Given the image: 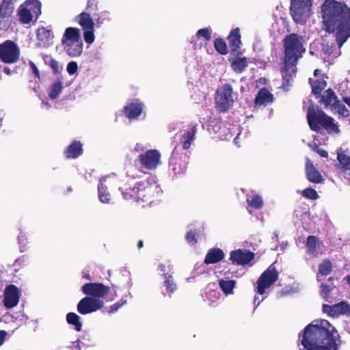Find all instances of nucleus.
Masks as SVG:
<instances>
[{
	"label": "nucleus",
	"mask_w": 350,
	"mask_h": 350,
	"mask_svg": "<svg viewBox=\"0 0 350 350\" xmlns=\"http://www.w3.org/2000/svg\"><path fill=\"white\" fill-rule=\"evenodd\" d=\"M309 147L314 152H317V150L319 148V147L316 145L314 143L313 144H308Z\"/></svg>",
	"instance_id": "58"
},
{
	"label": "nucleus",
	"mask_w": 350,
	"mask_h": 350,
	"mask_svg": "<svg viewBox=\"0 0 350 350\" xmlns=\"http://www.w3.org/2000/svg\"><path fill=\"white\" fill-rule=\"evenodd\" d=\"M41 14V3L38 0H27L20 5L18 15L23 24L30 23L33 18L36 20Z\"/></svg>",
	"instance_id": "9"
},
{
	"label": "nucleus",
	"mask_w": 350,
	"mask_h": 350,
	"mask_svg": "<svg viewBox=\"0 0 350 350\" xmlns=\"http://www.w3.org/2000/svg\"><path fill=\"white\" fill-rule=\"evenodd\" d=\"M300 350H338L340 336L335 327L327 320L313 321L304 329Z\"/></svg>",
	"instance_id": "1"
},
{
	"label": "nucleus",
	"mask_w": 350,
	"mask_h": 350,
	"mask_svg": "<svg viewBox=\"0 0 350 350\" xmlns=\"http://www.w3.org/2000/svg\"><path fill=\"white\" fill-rule=\"evenodd\" d=\"M228 39L232 49L237 50L241 44L239 29L235 28L233 29L228 36Z\"/></svg>",
	"instance_id": "29"
},
{
	"label": "nucleus",
	"mask_w": 350,
	"mask_h": 350,
	"mask_svg": "<svg viewBox=\"0 0 350 350\" xmlns=\"http://www.w3.org/2000/svg\"><path fill=\"white\" fill-rule=\"evenodd\" d=\"M196 130L197 124H191L188 129L184 131V134L181 138V144L183 149H188L190 147L191 142L195 138Z\"/></svg>",
	"instance_id": "24"
},
{
	"label": "nucleus",
	"mask_w": 350,
	"mask_h": 350,
	"mask_svg": "<svg viewBox=\"0 0 350 350\" xmlns=\"http://www.w3.org/2000/svg\"><path fill=\"white\" fill-rule=\"evenodd\" d=\"M30 66L36 76L38 77L39 72L36 65L33 62H30Z\"/></svg>",
	"instance_id": "56"
},
{
	"label": "nucleus",
	"mask_w": 350,
	"mask_h": 350,
	"mask_svg": "<svg viewBox=\"0 0 350 350\" xmlns=\"http://www.w3.org/2000/svg\"><path fill=\"white\" fill-rule=\"evenodd\" d=\"M295 72V71L294 72H292L291 71H286V70H284V68L282 70V77L284 79H286V81H288V79H287V77L288 76L291 77L292 75L294 74Z\"/></svg>",
	"instance_id": "53"
},
{
	"label": "nucleus",
	"mask_w": 350,
	"mask_h": 350,
	"mask_svg": "<svg viewBox=\"0 0 350 350\" xmlns=\"http://www.w3.org/2000/svg\"><path fill=\"white\" fill-rule=\"evenodd\" d=\"M62 44L67 55L72 57H79L83 49L81 30L77 27L66 28L62 38Z\"/></svg>",
	"instance_id": "7"
},
{
	"label": "nucleus",
	"mask_w": 350,
	"mask_h": 350,
	"mask_svg": "<svg viewBox=\"0 0 350 350\" xmlns=\"http://www.w3.org/2000/svg\"><path fill=\"white\" fill-rule=\"evenodd\" d=\"M14 10V5L3 1L0 5V26L7 29L11 25V18Z\"/></svg>",
	"instance_id": "18"
},
{
	"label": "nucleus",
	"mask_w": 350,
	"mask_h": 350,
	"mask_svg": "<svg viewBox=\"0 0 350 350\" xmlns=\"http://www.w3.org/2000/svg\"><path fill=\"white\" fill-rule=\"evenodd\" d=\"M338 159L340 162V169L350 176V157L344 154H338Z\"/></svg>",
	"instance_id": "32"
},
{
	"label": "nucleus",
	"mask_w": 350,
	"mask_h": 350,
	"mask_svg": "<svg viewBox=\"0 0 350 350\" xmlns=\"http://www.w3.org/2000/svg\"><path fill=\"white\" fill-rule=\"evenodd\" d=\"M36 37L38 39V47L48 48L53 44V33L51 30L45 27H42L37 30Z\"/></svg>",
	"instance_id": "19"
},
{
	"label": "nucleus",
	"mask_w": 350,
	"mask_h": 350,
	"mask_svg": "<svg viewBox=\"0 0 350 350\" xmlns=\"http://www.w3.org/2000/svg\"><path fill=\"white\" fill-rule=\"evenodd\" d=\"M138 247H139V248H141V247H143V242L142 241H139V242Z\"/></svg>",
	"instance_id": "64"
},
{
	"label": "nucleus",
	"mask_w": 350,
	"mask_h": 350,
	"mask_svg": "<svg viewBox=\"0 0 350 350\" xmlns=\"http://www.w3.org/2000/svg\"><path fill=\"white\" fill-rule=\"evenodd\" d=\"M67 72L70 75H73L77 72L78 65L75 62H70L68 64L66 67Z\"/></svg>",
	"instance_id": "46"
},
{
	"label": "nucleus",
	"mask_w": 350,
	"mask_h": 350,
	"mask_svg": "<svg viewBox=\"0 0 350 350\" xmlns=\"http://www.w3.org/2000/svg\"><path fill=\"white\" fill-rule=\"evenodd\" d=\"M18 243L20 245L21 251L23 252L25 250L26 242H27V238L26 235L22 232L20 233L18 237Z\"/></svg>",
	"instance_id": "48"
},
{
	"label": "nucleus",
	"mask_w": 350,
	"mask_h": 350,
	"mask_svg": "<svg viewBox=\"0 0 350 350\" xmlns=\"http://www.w3.org/2000/svg\"><path fill=\"white\" fill-rule=\"evenodd\" d=\"M86 297L77 304L78 312L83 315L96 312L104 306L103 299L108 295L110 288L102 283H86L81 286Z\"/></svg>",
	"instance_id": "3"
},
{
	"label": "nucleus",
	"mask_w": 350,
	"mask_h": 350,
	"mask_svg": "<svg viewBox=\"0 0 350 350\" xmlns=\"http://www.w3.org/2000/svg\"><path fill=\"white\" fill-rule=\"evenodd\" d=\"M63 90L62 83L60 81H55L51 87L49 96L51 99L57 98Z\"/></svg>",
	"instance_id": "35"
},
{
	"label": "nucleus",
	"mask_w": 350,
	"mask_h": 350,
	"mask_svg": "<svg viewBox=\"0 0 350 350\" xmlns=\"http://www.w3.org/2000/svg\"><path fill=\"white\" fill-rule=\"evenodd\" d=\"M79 316L74 312H69L66 315L67 322L70 325H73L77 332L81 331L82 327V324L79 321Z\"/></svg>",
	"instance_id": "34"
},
{
	"label": "nucleus",
	"mask_w": 350,
	"mask_h": 350,
	"mask_svg": "<svg viewBox=\"0 0 350 350\" xmlns=\"http://www.w3.org/2000/svg\"><path fill=\"white\" fill-rule=\"evenodd\" d=\"M116 180L115 174H110L100 179L98 185V193L100 201L102 203H109L111 200V195L107 191L108 186H110Z\"/></svg>",
	"instance_id": "14"
},
{
	"label": "nucleus",
	"mask_w": 350,
	"mask_h": 350,
	"mask_svg": "<svg viewBox=\"0 0 350 350\" xmlns=\"http://www.w3.org/2000/svg\"><path fill=\"white\" fill-rule=\"evenodd\" d=\"M302 195L304 197L311 200H316L319 197L317 191L312 188H307L304 189L302 191Z\"/></svg>",
	"instance_id": "43"
},
{
	"label": "nucleus",
	"mask_w": 350,
	"mask_h": 350,
	"mask_svg": "<svg viewBox=\"0 0 350 350\" xmlns=\"http://www.w3.org/2000/svg\"><path fill=\"white\" fill-rule=\"evenodd\" d=\"M338 100L334 93L330 90H327L326 92V94L323 97V101L325 106L329 107L331 109Z\"/></svg>",
	"instance_id": "36"
},
{
	"label": "nucleus",
	"mask_w": 350,
	"mask_h": 350,
	"mask_svg": "<svg viewBox=\"0 0 350 350\" xmlns=\"http://www.w3.org/2000/svg\"><path fill=\"white\" fill-rule=\"evenodd\" d=\"M215 48L221 54L227 53L226 44L222 39H217L215 41Z\"/></svg>",
	"instance_id": "42"
},
{
	"label": "nucleus",
	"mask_w": 350,
	"mask_h": 350,
	"mask_svg": "<svg viewBox=\"0 0 350 350\" xmlns=\"http://www.w3.org/2000/svg\"><path fill=\"white\" fill-rule=\"evenodd\" d=\"M320 70L319 69H316L314 72V76H317Z\"/></svg>",
	"instance_id": "63"
},
{
	"label": "nucleus",
	"mask_w": 350,
	"mask_h": 350,
	"mask_svg": "<svg viewBox=\"0 0 350 350\" xmlns=\"http://www.w3.org/2000/svg\"><path fill=\"white\" fill-rule=\"evenodd\" d=\"M142 165L146 169L155 170L160 164L161 154L157 150H147L139 156Z\"/></svg>",
	"instance_id": "15"
},
{
	"label": "nucleus",
	"mask_w": 350,
	"mask_h": 350,
	"mask_svg": "<svg viewBox=\"0 0 350 350\" xmlns=\"http://www.w3.org/2000/svg\"><path fill=\"white\" fill-rule=\"evenodd\" d=\"M143 104L136 100L128 103L124 107L125 116L129 119L137 118L142 113Z\"/></svg>",
	"instance_id": "21"
},
{
	"label": "nucleus",
	"mask_w": 350,
	"mask_h": 350,
	"mask_svg": "<svg viewBox=\"0 0 350 350\" xmlns=\"http://www.w3.org/2000/svg\"><path fill=\"white\" fill-rule=\"evenodd\" d=\"M4 72L6 73V74H10V70L9 68H5L4 70H3Z\"/></svg>",
	"instance_id": "61"
},
{
	"label": "nucleus",
	"mask_w": 350,
	"mask_h": 350,
	"mask_svg": "<svg viewBox=\"0 0 350 350\" xmlns=\"http://www.w3.org/2000/svg\"><path fill=\"white\" fill-rule=\"evenodd\" d=\"M15 318L19 319H27V318L25 316L23 313H21L19 315H17Z\"/></svg>",
	"instance_id": "59"
},
{
	"label": "nucleus",
	"mask_w": 350,
	"mask_h": 350,
	"mask_svg": "<svg viewBox=\"0 0 350 350\" xmlns=\"http://www.w3.org/2000/svg\"><path fill=\"white\" fill-rule=\"evenodd\" d=\"M172 167V170L174 172L175 174H182L184 173L187 170V164L185 163H174V165L172 164V161H171V164Z\"/></svg>",
	"instance_id": "44"
},
{
	"label": "nucleus",
	"mask_w": 350,
	"mask_h": 350,
	"mask_svg": "<svg viewBox=\"0 0 350 350\" xmlns=\"http://www.w3.org/2000/svg\"><path fill=\"white\" fill-rule=\"evenodd\" d=\"M273 100L272 94L265 88L261 89L255 99L256 105L262 106L271 103Z\"/></svg>",
	"instance_id": "25"
},
{
	"label": "nucleus",
	"mask_w": 350,
	"mask_h": 350,
	"mask_svg": "<svg viewBox=\"0 0 350 350\" xmlns=\"http://www.w3.org/2000/svg\"><path fill=\"white\" fill-rule=\"evenodd\" d=\"M312 0H291V14L297 23L304 24L311 13Z\"/></svg>",
	"instance_id": "10"
},
{
	"label": "nucleus",
	"mask_w": 350,
	"mask_h": 350,
	"mask_svg": "<svg viewBox=\"0 0 350 350\" xmlns=\"http://www.w3.org/2000/svg\"><path fill=\"white\" fill-rule=\"evenodd\" d=\"M304 44V38L296 33H291L284 39V70L292 72L296 70L297 62L306 51Z\"/></svg>",
	"instance_id": "4"
},
{
	"label": "nucleus",
	"mask_w": 350,
	"mask_h": 350,
	"mask_svg": "<svg viewBox=\"0 0 350 350\" xmlns=\"http://www.w3.org/2000/svg\"><path fill=\"white\" fill-rule=\"evenodd\" d=\"M321 12L325 29L336 31V40L341 47L350 37V9L334 0H325Z\"/></svg>",
	"instance_id": "2"
},
{
	"label": "nucleus",
	"mask_w": 350,
	"mask_h": 350,
	"mask_svg": "<svg viewBox=\"0 0 350 350\" xmlns=\"http://www.w3.org/2000/svg\"><path fill=\"white\" fill-rule=\"evenodd\" d=\"M97 1L96 0H88L87 3V9L88 10H94V8L97 7Z\"/></svg>",
	"instance_id": "51"
},
{
	"label": "nucleus",
	"mask_w": 350,
	"mask_h": 350,
	"mask_svg": "<svg viewBox=\"0 0 350 350\" xmlns=\"http://www.w3.org/2000/svg\"><path fill=\"white\" fill-rule=\"evenodd\" d=\"M235 283V281L232 280L221 279L219 280V287L226 295L233 294Z\"/></svg>",
	"instance_id": "30"
},
{
	"label": "nucleus",
	"mask_w": 350,
	"mask_h": 350,
	"mask_svg": "<svg viewBox=\"0 0 350 350\" xmlns=\"http://www.w3.org/2000/svg\"><path fill=\"white\" fill-rule=\"evenodd\" d=\"M332 269L331 262L325 259L319 266V274L321 275H327L330 273Z\"/></svg>",
	"instance_id": "40"
},
{
	"label": "nucleus",
	"mask_w": 350,
	"mask_h": 350,
	"mask_svg": "<svg viewBox=\"0 0 350 350\" xmlns=\"http://www.w3.org/2000/svg\"><path fill=\"white\" fill-rule=\"evenodd\" d=\"M312 85V92L314 94H319L326 87L327 83L323 79H317L314 82H310Z\"/></svg>",
	"instance_id": "38"
},
{
	"label": "nucleus",
	"mask_w": 350,
	"mask_h": 350,
	"mask_svg": "<svg viewBox=\"0 0 350 350\" xmlns=\"http://www.w3.org/2000/svg\"><path fill=\"white\" fill-rule=\"evenodd\" d=\"M321 242L314 236H309L306 241V252L314 257L322 254L321 250Z\"/></svg>",
	"instance_id": "22"
},
{
	"label": "nucleus",
	"mask_w": 350,
	"mask_h": 350,
	"mask_svg": "<svg viewBox=\"0 0 350 350\" xmlns=\"http://www.w3.org/2000/svg\"><path fill=\"white\" fill-rule=\"evenodd\" d=\"M49 65L53 70L54 73H58L60 72L62 68L59 66V63L55 59L50 57L49 61Z\"/></svg>",
	"instance_id": "45"
},
{
	"label": "nucleus",
	"mask_w": 350,
	"mask_h": 350,
	"mask_svg": "<svg viewBox=\"0 0 350 350\" xmlns=\"http://www.w3.org/2000/svg\"><path fill=\"white\" fill-rule=\"evenodd\" d=\"M307 119L312 131L319 132L323 128L330 133L339 132L334 119L327 116L323 111L315 109L313 106H310L308 109Z\"/></svg>",
	"instance_id": "6"
},
{
	"label": "nucleus",
	"mask_w": 350,
	"mask_h": 350,
	"mask_svg": "<svg viewBox=\"0 0 350 350\" xmlns=\"http://www.w3.org/2000/svg\"><path fill=\"white\" fill-rule=\"evenodd\" d=\"M247 202L250 206L256 209H259L263 206L262 198L255 193L247 196Z\"/></svg>",
	"instance_id": "31"
},
{
	"label": "nucleus",
	"mask_w": 350,
	"mask_h": 350,
	"mask_svg": "<svg viewBox=\"0 0 350 350\" xmlns=\"http://www.w3.org/2000/svg\"><path fill=\"white\" fill-rule=\"evenodd\" d=\"M278 278V272L273 265H270L260 275L257 281L256 292L254 300L255 308H256L266 296L264 294Z\"/></svg>",
	"instance_id": "8"
},
{
	"label": "nucleus",
	"mask_w": 350,
	"mask_h": 350,
	"mask_svg": "<svg viewBox=\"0 0 350 350\" xmlns=\"http://www.w3.org/2000/svg\"><path fill=\"white\" fill-rule=\"evenodd\" d=\"M224 255L220 249H212L206 254L204 262L206 264L216 263L223 259Z\"/></svg>",
	"instance_id": "27"
},
{
	"label": "nucleus",
	"mask_w": 350,
	"mask_h": 350,
	"mask_svg": "<svg viewBox=\"0 0 350 350\" xmlns=\"http://www.w3.org/2000/svg\"><path fill=\"white\" fill-rule=\"evenodd\" d=\"M317 152L322 157H327L328 156L327 152L321 149L320 148L317 150Z\"/></svg>",
	"instance_id": "55"
},
{
	"label": "nucleus",
	"mask_w": 350,
	"mask_h": 350,
	"mask_svg": "<svg viewBox=\"0 0 350 350\" xmlns=\"http://www.w3.org/2000/svg\"><path fill=\"white\" fill-rule=\"evenodd\" d=\"M348 284H350V275H347L346 278H345Z\"/></svg>",
	"instance_id": "62"
},
{
	"label": "nucleus",
	"mask_w": 350,
	"mask_h": 350,
	"mask_svg": "<svg viewBox=\"0 0 350 350\" xmlns=\"http://www.w3.org/2000/svg\"><path fill=\"white\" fill-rule=\"evenodd\" d=\"M163 286L165 287V291H162L163 295H168L171 297L172 294L176 290L177 286L176 283L174 282L173 277L172 275L168 273L163 274Z\"/></svg>",
	"instance_id": "26"
},
{
	"label": "nucleus",
	"mask_w": 350,
	"mask_h": 350,
	"mask_svg": "<svg viewBox=\"0 0 350 350\" xmlns=\"http://www.w3.org/2000/svg\"><path fill=\"white\" fill-rule=\"evenodd\" d=\"M20 292L18 288L12 284L8 285L4 291L3 303L7 308L15 307L19 301Z\"/></svg>",
	"instance_id": "17"
},
{
	"label": "nucleus",
	"mask_w": 350,
	"mask_h": 350,
	"mask_svg": "<svg viewBox=\"0 0 350 350\" xmlns=\"http://www.w3.org/2000/svg\"><path fill=\"white\" fill-rule=\"evenodd\" d=\"M300 290V287L299 285H296L295 286H286L285 288L283 289L282 293L284 295H290L293 294L297 292H298Z\"/></svg>",
	"instance_id": "47"
},
{
	"label": "nucleus",
	"mask_w": 350,
	"mask_h": 350,
	"mask_svg": "<svg viewBox=\"0 0 350 350\" xmlns=\"http://www.w3.org/2000/svg\"><path fill=\"white\" fill-rule=\"evenodd\" d=\"M247 66L245 57H238L232 62V68L237 72H242Z\"/></svg>",
	"instance_id": "33"
},
{
	"label": "nucleus",
	"mask_w": 350,
	"mask_h": 350,
	"mask_svg": "<svg viewBox=\"0 0 350 350\" xmlns=\"http://www.w3.org/2000/svg\"><path fill=\"white\" fill-rule=\"evenodd\" d=\"M6 336L7 332L5 331L0 330V346H1L4 343L6 338Z\"/></svg>",
	"instance_id": "52"
},
{
	"label": "nucleus",
	"mask_w": 350,
	"mask_h": 350,
	"mask_svg": "<svg viewBox=\"0 0 350 350\" xmlns=\"http://www.w3.org/2000/svg\"><path fill=\"white\" fill-rule=\"evenodd\" d=\"M323 311L324 313L332 317H338L340 315H349L350 314V305L347 301H340L332 306L323 304Z\"/></svg>",
	"instance_id": "16"
},
{
	"label": "nucleus",
	"mask_w": 350,
	"mask_h": 350,
	"mask_svg": "<svg viewBox=\"0 0 350 350\" xmlns=\"http://www.w3.org/2000/svg\"><path fill=\"white\" fill-rule=\"evenodd\" d=\"M321 289L325 293V295L327 293L332 291V286L327 285L325 284H321Z\"/></svg>",
	"instance_id": "54"
},
{
	"label": "nucleus",
	"mask_w": 350,
	"mask_h": 350,
	"mask_svg": "<svg viewBox=\"0 0 350 350\" xmlns=\"http://www.w3.org/2000/svg\"><path fill=\"white\" fill-rule=\"evenodd\" d=\"M83 152L82 144L80 142H74L66 150L65 154L67 158H77Z\"/></svg>",
	"instance_id": "28"
},
{
	"label": "nucleus",
	"mask_w": 350,
	"mask_h": 350,
	"mask_svg": "<svg viewBox=\"0 0 350 350\" xmlns=\"http://www.w3.org/2000/svg\"><path fill=\"white\" fill-rule=\"evenodd\" d=\"M111 20L110 12L107 10L100 12L96 15V25L97 27H100L105 22Z\"/></svg>",
	"instance_id": "37"
},
{
	"label": "nucleus",
	"mask_w": 350,
	"mask_h": 350,
	"mask_svg": "<svg viewBox=\"0 0 350 350\" xmlns=\"http://www.w3.org/2000/svg\"><path fill=\"white\" fill-rule=\"evenodd\" d=\"M126 299L125 300H122L121 301H118V302L115 303L114 304H113L110 307L109 312H116L120 307H122V306L126 304Z\"/></svg>",
	"instance_id": "49"
},
{
	"label": "nucleus",
	"mask_w": 350,
	"mask_h": 350,
	"mask_svg": "<svg viewBox=\"0 0 350 350\" xmlns=\"http://www.w3.org/2000/svg\"><path fill=\"white\" fill-rule=\"evenodd\" d=\"M187 242L191 245H194L196 243V236L193 232L189 231L186 235Z\"/></svg>",
	"instance_id": "50"
},
{
	"label": "nucleus",
	"mask_w": 350,
	"mask_h": 350,
	"mask_svg": "<svg viewBox=\"0 0 350 350\" xmlns=\"http://www.w3.org/2000/svg\"><path fill=\"white\" fill-rule=\"evenodd\" d=\"M306 173L310 182L320 183L323 180L322 176L316 170L311 160L308 158L306 163Z\"/></svg>",
	"instance_id": "23"
},
{
	"label": "nucleus",
	"mask_w": 350,
	"mask_h": 350,
	"mask_svg": "<svg viewBox=\"0 0 350 350\" xmlns=\"http://www.w3.org/2000/svg\"><path fill=\"white\" fill-rule=\"evenodd\" d=\"M254 258V254L250 252L235 250L231 252L230 260L239 265L249 263Z\"/></svg>",
	"instance_id": "20"
},
{
	"label": "nucleus",
	"mask_w": 350,
	"mask_h": 350,
	"mask_svg": "<svg viewBox=\"0 0 350 350\" xmlns=\"http://www.w3.org/2000/svg\"><path fill=\"white\" fill-rule=\"evenodd\" d=\"M124 199L134 198L137 201L150 202L152 198L159 196L161 193L159 185L154 177L147 180L138 182L133 189L122 191Z\"/></svg>",
	"instance_id": "5"
},
{
	"label": "nucleus",
	"mask_w": 350,
	"mask_h": 350,
	"mask_svg": "<svg viewBox=\"0 0 350 350\" xmlns=\"http://www.w3.org/2000/svg\"><path fill=\"white\" fill-rule=\"evenodd\" d=\"M158 269H159L160 271L163 272V275L164 273H165V271H166V269H167V267H166V265H164V264H160V265H159V268H158Z\"/></svg>",
	"instance_id": "57"
},
{
	"label": "nucleus",
	"mask_w": 350,
	"mask_h": 350,
	"mask_svg": "<svg viewBox=\"0 0 350 350\" xmlns=\"http://www.w3.org/2000/svg\"><path fill=\"white\" fill-rule=\"evenodd\" d=\"M215 100L219 111H226L234 102L232 86L225 84L219 88L216 92Z\"/></svg>",
	"instance_id": "12"
},
{
	"label": "nucleus",
	"mask_w": 350,
	"mask_h": 350,
	"mask_svg": "<svg viewBox=\"0 0 350 350\" xmlns=\"http://www.w3.org/2000/svg\"><path fill=\"white\" fill-rule=\"evenodd\" d=\"M332 110L337 112L338 114L347 117L349 116V111L345 106L339 100L336 102L334 106L332 108Z\"/></svg>",
	"instance_id": "41"
},
{
	"label": "nucleus",
	"mask_w": 350,
	"mask_h": 350,
	"mask_svg": "<svg viewBox=\"0 0 350 350\" xmlns=\"http://www.w3.org/2000/svg\"><path fill=\"white\" fill-rule=\"evenodd\" d=\"M344 101L350 107V96L345 97Z\"/></svg>",
	"instance_id": "60"
},
{
	"label": "nucleus",
	"mask_w": 350,
	"mask_h": 350,
	"mask_svg": "<svg viewBox=\"0 0 350 350\" xmlns=\"http://www.w3.org/2000/svg\"><path fill=\"white\" fill-rule=\"evenodd\" d=\"M211 31L208 28H203L199 29L196 36L192 38L191 42H193L197 38H203L204 41H208L211 39Z\"/></svg>",
	"instance_id": "39"
},
{
	"label": "nucleus",
	"mask_w": 350,
	"mask_h": 350,
	"mask_svg": "<svg viewBox=\"0 0 350 350\" xmlns=\"http://www.w3.org/2000/svg\"><path fill=\"white\" fill-rule=\"evenodd\" d=\"M83 31V38L88 44H92L95 40L94 25L95 23L90 14L83 12L75 18Z\"/></svg>",
	"instance_id": "11"
},
{
	"label": "nucleus",
	"mask_w": 350,
	"mask_h": 350,
	"mask_svg": "<svg viewBox=\"0 0 350 350\" xmlns=\"http://www.w3.org/2000/svg\"><path fill=\"white\" fill-rule=\"evenodd\" d=\"M20 50L12 41L7 40L0 44V59L7 64H12L19 58Z\"/></svg>",
	"instance_id": "13"
}]
</instances>
